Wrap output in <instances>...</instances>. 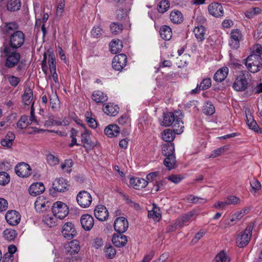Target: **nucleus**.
Listing matches in <instances>:
<instances>
[{
    "label": "nucleus",
    "mask_w": 262,
    "mask_h": 262,
    "mask_svg": "<svg viewBox=\"0 0 262 262\" xmlns=\"http://www.w3.org/2000/svg\"><path fill=\"white\" fill-rule=\"evenodd\" d=\"M0 57L4 60V66L6 68L11 69L16 67L18 72L25 70L26 63L21 60V54L18 50L0 47Z\"/></svg>",
    "instance_id": "obj_1"
},
{
    "label": "nucleus",
    "mask_w": 262,
    "mask_h": 262,
    "mask_svg": "<svg viewBox=\"0 0 262 262\" xmlns=\"http://www.w3.org/2000/svg\"><path fill=\"white\" fill-rule=\"evenodd\" d=\"M183 117L181 111H177L175 114L172 112L163 113V120L161 125L166 127L172 126L173 131L177 134H180L183 132Z\"/></svg>",
    "instance_id": "obj_2"
},
{
    "label": "nucleus",
    "mask_w": 262,
    "mask_h": 262,
    "mask_svg": "<svg viewBox=\"0 0 262 262\" xmlns=\"http://www.w3.org/2000/svg\"><path fill=\"white\" fill-rule=\"evenodd\" d=\"M25 42V34L21 31H15L8 36H4L3 37L2 45L1 47L12 50H18L24 45Z\"/></svg>",
    "instance_id": "obj_3"
},
{
    "label": "nucleus",
    "mask_w": 262,
    "mask_h": 262,
    "mask_svg": "<svg viewBox=\"0 0 262 262\" xmlns=\"http://www.w3.org/2000/svg\"><path fill=\"white\" fill-rule=\"evenodd\" d=\"M250 55L246 59L245 64L251 73H256L260 71L262 67V58L261 56Z\"/></svg>",
    "instance_id": "obj_4"
},
{
    "label": "nucleus",
    "mask_w": 262,
    "mask_h": 262,
    "mask_svg": "<svg viewBox=\"0 0 262 262\" xmlns=\"http://www.w3.org/2000/svg\"><path fill=\"white\" fill-rule=\"evenodd\" d=\"M253 228V225L250 224L237 237L236 244L239 248H243L248 245L252 235Z\"/></svg>",
    "instance_id": "obj_5"
},
{
    "label": "nucleus",
    "mask_w": 262,
    "mask_h": 262,
    "mask_svg": "<svg viewBox=\"0 0 262 262\" xmlns=\"http://www.w3.org/2000/svg\"><path fill=\"white\" fill-rule=\"evenodd\" d=\"M52 212L53 215L59 219H63L69 214L68 206L64 203L57 201L53 204Z\"/></svg>",
    "instance_id": "obj_6"
},
{
    "label": "nucleus",
    "mask_w": 262,
    "mask_h": 262,
    "mask_svg": "<svg viewBox=\"0 0 262 262\" xmlns=\"http://www.w3.org/2000/svg\"><path fill=\"white\" fill-rule=\"evenodd\" d=\"M246 71H241L237 76L233 83L232 88L236 91L242 92L245 91L248 86V81L246 78Z\"/></svg>",
    "instance_id": "obj_7"
},
{
    "label": "nucleus",
    "mask_w": 262,
    "mask_h": 262,
    "mask_svg": "<svg viewBox=\"0 0 262 262\" xmlns=\"http://www.w3.org/2000/svg\"><path fill=\"white\" fill-rule=\"evenodd\" d=\"M76 201L78 205L82 208L89 207L92 201L91 194L85 190L78 192L76 196Z\"/></svg>",
    "instance_id": "obj_8"
},
{
    "label": "nucleus",
    "mask_w": 262,
    "mask_h": 262,
    "mask_svg": "<svg viewBox=\"0 0 262 262\" xmlns=\"http://www.w3.org/2000/svg\"><path fill=\"white\" fill-rule=\"evenodd\" d=\"M81 127L83 128L84 131L81 134V142L83 143V146L85 148L86 150L93 149L96 145L91 140L90 134L91 132L89 130L85 124H82Z\"/></svg>",
    "instance_id": "obj_9"
},
{
    "label": "nucleus",
    "mask_w": 262,
    "mask_h": 262,
    "mask_svg": "<svg viewBox=\"0 0 262 262\" xmlns=\"http://www.w3.org/2000/svg\"><path fill=\"white\" fill-rule=\"evenodd\" d=\"M127 58L124 54L115 55L112 61V67L116 71H121L126 65Z\"/></svg>",
    "instance_id": "obj_10"
},
{
    "label": "nucleus",
    "mask_w": 262,
    "mask_h": 262,
    "mask_svg": "<svg viewBox=\"0 0 262 262\" xmlns=\"http://www.w3.org/2000/svg\"><path fill=\"white\" fill-rule=\"evenodd\" d=\"M16 174L22 178L28 177L31 173V168L30 165L25 162L19 163L15 167Z\"/></svg>",
    "instance_id": "obj_11"
},
{
    "label": "nucleus",
    "mask_w": 262,
    "mask_h": 262,
    "mask_svg": "<svg viewBox=\"0 0 262 262\" xmlns=\"http://www.w3.org/2000/svg\"><path fill=\"white\" fill-rule=\"evenodd\" d=\"M61 233L63 236L68 239H71L77 235L75 226L71 222H67L63 225Z\"/></svg>",
    "instance_id": "obj_12"
},
{
    "label": "nucleus",
    "mask_w": 262,
    "mask_h": 262,
    "mask_svg": "<svg viewBox=\"0 0 262 262\" xmlns=\"http://www.w3.org/2000/svg\"><path fill=\"white\" fill-rule=\"evenodd\" d=\"M114 227L118 233L125 232L128 227L127 220L123 216L117 217L114 222Z\"/></svg>",
    "instance_id": "obj_13"
},
{
    "label": "nucleus",
    "mask_w": 262,
    "mask_h": 262,
    "mask_svg": "<svg viewBox=\"0 0 262 262\" xmlns=\"http://www.w3.org/2000/svg\"><path fill=\"white\" fill-rule=\"evenodd\" d=\"M64 248L67 255L73 256L77 254L80 249L79 242L73 240L65 245Z\"/></svg>",
    "instance_id": "obj_14"
},
{
    "label": "nucleus",
    "mask_w": 262,
    "mask_h": 262,
    "mask_svg": "<svg viewBox=\"0 0 262 262\" xmlns=\"http://www.w3.org/2000/svg\"><path fill=\"white\" fill-rule=\"evenodd\" d=\"M53 189L56 192H63L69 190L68 182L62 178L56 179L53 182Z\"/></svg>",
    "instance_id": "obj_15"
},
{
    "label": "nucleus",
    "mask_w": 262,
    "mask_h": 262,
    "mask_svg": "<svg viewBox=\"0 0 262 262\" xmlns=\"http://www.w3.org/2000/svg\"><path fill=\"white\" fill-rule=\"evenodd\" d=\"M7 222L11 226H16L20 222V215L18 212L11 210H9L5 215Z\"/></svg>",
    "instance_id": "obj_16"
},
{
    "label": "nucleus",
    "mask_w": 262,
    "mask_h": 262,
    "mask_svg": "<svg viewBox=\"0 0 262 262\" xmlns=\"http://www.w3.org/2000/svg\"><path fill=\"white\" fill-rule=\"evenodd\" d=\"M209 13L214 17H221L224 15L222 5L218 3H212L208 8Z\"/></svg>",
    "instance_id": "obj_17"
},
{
    "label": "nucleus",
    "mask_w": 262,
    "mask_h": 262,
    "mask_svg": "<svg viewBox=\"0 0 262 262\" xmlns=\"http://www.w3.org/2000/svg\"><path fill=\"white\" fill-rule=\"evenodd\" d=\"M94 215L98 220L105 221L108 217V212L104 205H98L94 210Z\"/></svg>",
    "instance_id": "obj_18"
},
{
    "label": "nucleus",
    "mask_w": 262,
    "mask_h": 262,
    "mask_svg": "<svg viewBox=\"0 0 262 262\" xmlns=\"http://www.w3.org/2000/svg\"><path fill=\"white\" fill-rule=\"evenodd\" d=\"M242 38V34L238 29L232 30L231 32L229 45L232 49H236L239 46V40Z\"/></svg>",
    "instance_id": "obj_19"
},
{
    "label": "nucleus",
    "mask_w": 262,
    "mask_h": 262,
    "mask_svg": "<svg viewBox=\"0 0 262 262\" xmlns=\"http://www.w3.org/2000/svg\"><path fill=\"white\" fill-rule=\"evenodd\" d=\"M80 222L82 228L85 231H90L94 224L93 216L89 214L82 215L80 218Z\"/></svg>",
    "instance_id": "obj_20"
},
{
    "label": "nucleus",
    "mask_w": 262,
    "mask_h": 262,
    "mask_svg": "<svg viewBox=\"0 0 262 262\" xmlns=\"http://www.w3.org/2000/svg\"><path fill=\"white\" fill-rule=\"evenodd\" d=\"M45 190V186L41 182L34 183L32 184L29 188L30 194L33 196H36L42 193Z\"/></svg>",
    "instance_id": "obj_21"
},
{
    "label": "nucleus",
    "mask_w": 262,
    "mask_h": 262,
    "mask_svg": "<svg viewBox=\"0 0 262 262\" xmlns=\"http://www.w3.org/2000/svg\"><path fill=\"white\" fill-rule=\"evenodd\" d=\"M112 241L116 247H122L126 244L127 239V236L122 233H117L114 234Z\"/></svg>",
    "instance_id": "obj_22"
},
{
    "label": "nucleus",
    "mask_w": 262,
    "mask_h": 262,
    "mask_svg": "<svg viewBox=\"0 0 262 262\" xmlns=\"http://www.w3.org/2000/svg\"><path fill=\"white\" fill-rule=\"evenodd\" d=\"M18 25L15 21L7 23L2 27V33L5 36H8L13 32L18 31Z\"/></svg>",
    "instance_id": "obj_23"
},
{
    "label": "nucleus",
    "mask_w": 262,
    "mask_h": 262,
    "mask_svg": "<svg viewBox=\"0 0 262 262\" xmlns=\"http://www.w3.org/2000/svg\"><path fill=\"white\" fill-rule=\"evenodd\" d=\"M130 184L133 187L138 190L145 188L148 184V182L142 178H132L130 180Z\"/></svg>",
    "instance_id": "obj_24"
},
{
    "label": "nucleus",
    "mask_w": 262,
    "mask_h": 262,
    "mask_svg": "<svg viewBox=\"0 0 262 262\" xmlns=\"http://www.w3.org/2000/svg\"><path fill=\"white\" fill-rule=\"evenodd\" d=\"M228 71V68L226 67L220 68L214 74L213 79L217 82L223 81L227 77Z\"/></svg>",
    "instance_id": "obj_25"
},
{
    "label": "nucleus",
    "mask_w": 262,
    "mask_h": 262,
    "mask_svg": "<svg viewBox=\"0 0 262 262\" xmlns=\"http://www.w3.org/2000/svg\"><path fill=\"white\" fill-rule=\"evenodd\" d=\"M105 134L108 137H117L120 132V127L116 124H110L105 127Z\"/></svg>",
    "instance_id": "obj_26"
},
{
    "label": "nucleus",
    "mask_w": 262,
    "mask_h": 262,
    "mask_svg": "<svg viewBox=\"0 0 262 262\" xmlns=\"http://www.w3.org/2000/svg\"><path fill=\"white\" fill-rule=\"evenodd\" d=\"M166 158L163 163L168 170H171L176 167V160L175 154L165 156Z\"/></svg>",
    "instance_id": "obj_27"
},
{
    "label": "nucleus",
    "mask_w": 262,
    "mask_h": 262,
    "mask_svg": "<svg viewBox=\"0 0 262 262\" xmlns=\"http://www.w3.org/2000/svg\"><path fill=\"white\" fill-rule=\"evenodd\" d=\"M92 99L97 103H103L107 100V96L100 91H95L92 96Z\"/></svg>",
    "instance_id": "obj_28"
},
{
    "label": "nucleus",
    "mask_w": 262,
    "mask_h": 262,
    "mask_svg": "<svg viewBox=\"0 0 262 262\" xmlns=\"http://www.w3.org/2000/svg\"><path fill=\"white\" fill-rule=\"evenodd\" d=\"M169 17L170 20L174 24H180L184 19L182 13L178 10L172 11Z\"/></svg>",
    "instance_id": "obj_29"
},
{
    "label": "nucleus",
    "mask_w": 262,
    "mask_h": 262,
    "mask_svg": "<svg viewBox=\"0 0 262 262\" xmlns=\"http://www.w3.org/2000/svg\"><path fill=\"white\" fill-rule=\"evenodd\" d=\"M205 28L202 25L194 28L193 33L198 41H202L205 39Z\"/></svg>",
    "instance_id": "obj_30"
},
{
    "label": "nucleus",
    "mask_w": 262,
    "mask_h": 262,
    "mask_svg": "<svg viewBox=\"0 0 262 262\" xmlns=\"http://www.w3.org/2000/svg\"><path fill=\"white\" fill-rule=\"evenodd\" d=\"M161 37L165 40H169L172 36V31L171 28L166 25L162 26L160 29Z\"/></svg>",
    "instance_id": "obj_31"
},
{
    "label": "nucleus",
    "mask_w": 262,
    "mask_h": 262,
    "mask_svg": "<svg viewBox=\"0 0 262 262\" xmlns=\"http://www.w3.org/2000/svg\"><path fill=\"white\" fill-rule=\"evenodd\" d=\"M116 19L124 24L128 21L127 12L126 9H119L116 11Z\"/></svg>",
    "instance_id": "obj_32"
},
{
    "label": "nucleus",
    "mask_w": 262,
    "mask_h": 262,
    "mask_svg": "<svg viewBox=\"0 0 262 262\" xmlns=\"http://www.w3.org/2000/svg\"><path fill=\"white\" fill-rule=\"evenodd\" d=\"M247 124L250 129L259 134H262V128L259 127L257 122L252 117L248 118L247 116Z\"/></svg>",
    "instance_id": "obj_33"
},
{
    "label": "nucleus",
    "mask_w": 262,
    "mask_h": 262,
    "mask_svg": "<svg viewBox=\"0 0 262 262\" xmlns=\"http://www.w3.org/2000/svg\"><path fill=\"white\" fill-rule=\"evenodd\" d=\"M33 99V91L30 88H27L22 96V100L25 105H29Z\"/></svg>",
    "instance_id": "obj_34"
},
{
    "label": "nucleus",
    "mask_w": 262,
    "mask_h": 262,
    "mask_svg": "<svg viewBox=\"0 0 262 262\" xmlns=\"http://www.w3.org/2000/svg\"><path fill=\"white\" fill-rule=\"evenodd\" d=\"M110 46L111 52L114 54L120 52L123 48L122 42L119 39L112 41Z\"/></svg>",
    "instance_id": "obj_35"
},
{
    "label": "nucleus",
    "mask_w": 262,
    "mask_h": 262,
    "mask_svg": "<svg viewBox=\"0 0 262 262\" xmlns=\"http://www.w3.org/2000/svg\"><path fill=\"white\" fill-rule=\"evenodd\" d=\"M175 134L173 130L170 129L165 130L162 134V138L167 143H172L171 142L175 138Z\"/></svg>",
    "instance_id": "obj_36"
},
{
    "label": "nucleus",
    "mask_w": 262,
    "mask_h": 262,
    "mask_svg": "<svg viewBox=\"0 0 262 262\" xmlns=\"http://www.w3.org/2000/svg\"><path fill=\"white\" fill-rule=\"evenodd\" d=\"M162 154L166 156L174 154V145L173 143H166L163 145Z\"/></svg>",
    "instance_id": "obj_37"
},
{
    "label": "nucleus",
    "mask_w": 262,
    "mask_h": 262,
    "mask_svg": "<svg viewBox=\"0 0 262 262\" xmlns=\"http://www.w3.org/2000/svg\"><path fill=\"white\" fill-rule=\"evenodd\" d=\"M21 2L20 0H9L7 4L8 10L16 11L20 8Z\"/></svg>",
    "instance_id": "obj_38"
},
{
    "label": "nucleus",
    "mask_w": 262,
    "mask_h": 262,
    "mask_svg": "<svg viewBox=\"0 0 262 262\" xmlns=\"http://www.w3.org/2000/svg\"><path fill=\"white\" fill-rule=\"evenodd\" d=\"M110 30L115 35H117L122 32L123 30V24L118 22H113L110 24Z\"/></svg>",
    "instance_id": "obj_39"
},
{
    "label": "nucleus",
    "mask_w": 262,
    "mask_h": 262,
    "mask_svg": "<svg viewBox=\"0 0 262 262\" xmlns=\"http://www.w3.org/2000/svg\"><path fill=\"white\" fill-rule=\"evenodd\" d=\"M203 113L207 116H211L215 113V107L211 102L205 103L203 109Z\"/></svg>",
    "instance_id": "obj_40"
},
{
    "label": "nucleus",
    "mask_w": 262,
    "mask_h": 262,
    "mask_svg": "<svg viewBox=\"0 0 262 262\" xmlns=\"http://www.w3.org/2000/svg\"><path fill=\"white\" fill-rule=\"evenodd\" d=\"M170 7L169 2L167 0L161 1L157 6V10L159 12L163 13L167 11Z\"/></svg>",
    "instance_id": "obj_41"
},
{
    "label": "nucleus",
    "mask_w": 262,
    "mask_h": 262,
    "mask_svg": "<svg viewBox=\"0 0 262 262\" xmlns=\"http://www.w3.org/2000/svg\"><path fill=\"white\" fill-rule=\"evenodd\" d=\"M104 113L107 115L115 116L117 115L118 111L113 105L105 104L103 108Z\"/></svg>",
    "instance_id": "obj_42"
},
{
    "label": "nucleus",
    "mask_w": 262,
    "mask_h": 262,
    "mask_svg": "<svg viewBox=\"0 0 262 262\" xmlns=\"http://www.w3.org/2000/svg\"><path fill=\"white\" fill-rule=\"evenodd\" d=\"M60 101L56 93L52 92V94L50 96V104L52 108L57 109L59 106Z\"/></svg>",
    "instance_id": "obj_43"
},
{
    "label": "nucleus",
    "mask_w": 262,
    "mask_h": 262,
    "mask_svg": "<svg viewBox=\"0 0 262 262\" xmlns=\"http://www.w3.org/2000/svg\"><path fill=\"white\" fill-rule=\"evenodd\" d=\"M104 252L106 256L110 259L113 258L116 254V250L112 245H106L105 247Z\"/></svg>",
    "instance_id": "obj_44"
},
{
    "label": "nucleus",
    "mask_w": 262,
    "mask_h": 262,
    "mask_svg": "<svg viewBox=\"0 0 262 262\" xmlns=\"http://www.w3.org/2000/svg\"><path fill=\"white\" fill-rule=\"evenodd\" d=\"M6 239L9 241H13L17 235L16 231L14 229H7L4 231Z\"/></svg>",
    "instance_id": "obj_45"
},
{
    "label": "nucleus",
    "mask_w": 262,
    "mask_h": 262,
    "mask_svg": "<svg viewBox=\"0 0 262 262\" xmlns=\"http://www.w3.org/2000/svg\"><path fill=\"white\" fill-rule=\"evenodd\" d=\"M28 118V116H22L17 123V126L21 129L26 128L29 124H30V122H29Z\"/></svg>",
    "instance_id": "obj_46"
},
{
    "label": "nucleus",
    "mask_w": 262,
    "mask_h": 262,
    "mask_svg": "<svg viewBox=\"0 0 262 262\" xmlns=\"http://www.w3.org/2000/svg\"><path fill=\"white\" fill-rule=\"evenodd\" d=\"M62 122L60 121L54 120L53 115H51L48 117V119L45 122V126L49 127L53 125H61Z\"/></svg>",
    "instance_id": "obj_47"
},
{
    "label": "nucleus",
    "mask_w": 262,
    "mask_h": 262,
    "mask_svg": "<svg viewBox=\"0 0 262 262\" xmlns=\"http://www.w3.org/2000/svg\"><path fill=\"white\" fill-rule=\"evenodd\" d=\"M185 199L188 202L193 204H201L206 202L204 199L193 196L192 195L187 196Z\"/></svg>",
    "instance_id": "obj_48"
},
{
    "label": "nucleus",
    "mask_w": 262,
    "mask_h": 262,
    "mask_svg": "<svg viewBox=\"0 0 262 262\" xmlns=\"http://www.w3.org/2000/svg\"><path fill=\"white\" fill-rule=\"evenodd\" d=\"M42 221L50 227H53L56 225V219L49 215L44 216Z\"/></svg>",
    "instance_id": "obj_49"
},
{
    "label": "nucleus",
    "mask_w": 262,
    "mask_h": 262,
    "mask_svg": "<svg viewBox=\"0 0 262 262\" xmlns=\"http://www.w3.org/2000/svg\"><path fill=\"white\" fill-rule=\"evenodd\" d=\"M9 175L5 171L0 172V185L5 186L10 182Z\"/></svg>",
    "instance_id": "obj_50"
},
{
    "label": "nucleus",
    "mask_w": 262,
    "mask_h": 262,
    "mask_svg": "<svg viewBox=\"0 0 262 262\" xmlns=\"http://www.w3.org/2000/svg\"><path fill=\"white\" fill-rule=\"evenodd\" d=\"M199 85L202 91L208 89L211 85V79L210 78H205L203 79Z\"/></svg>",
    "instance_id": "obj_51"
},
{
    "label": "nucleus",
    "mask_w": 262,
    "mask_h": 262,
    "mask_svg": "<svg viewBox=\"0 0 262 262\" xmlns=\"http://www.w3.org/2000/svg\"><path fill=\"white\" fill-rule=\"evenodd\" d=\"M103 30L99 26L94 27L91 31V35L94 38H98L102 35Z\"/></svg>",
    "instance_id": "obj_52"
},
{
    "label": "nucleus",
    "mask_w": 262,
    "mask_h": 262,
    "mask_svg": "<svg viewBox=\"0 0 262 262\" xmlns=\"http://www.w3.org/2000/svg\"><path fill=\"white\" fill-rule=\"evenodd\" d=\"M7 78L9 84L14 88L16 87L20 81L19 78L14 75L8 76Z\"/></svg>",
    "instance_id": "obj_53"
},
{
    "label": "nucleus",
    "mask_w": 262,
    "mask_h": 262,
    "mask_svg": "<svg viewBox=\"0 0 262 262\" xmlns=\"http://www.w3.org/2000/svg\"><path fill=\"white\" fill-rule=\"evenodd\" d=\"M184 177L180 174H171L167 177V179L174 184H178L180 182Z\"/></svg>",
    "instance_id": "obj_54"
},
{
    "label": "nucleus",
    "mask_w": 262,
    "mask_h": 262,
    "mask_svg": "<svg viewBox=\"0 0 262 262\" xmlns=\"http://www.w3.org/2000/svg\"><path fill=\"white\" fill-rule=\"evenodd\" d=\"M227 149V147L224 146L221 147H220L214 150L211 154L210 156L211 158H215L222 154L225 152V151Z\"/></svg>",
    "instance_id": "obj_55"
},
{
    "label": "nucleus",
    "mask_w": 262,
    "mask_h": 262,
    "mask_svg": "<svg viewBox=\"0 0 262 262\" xmlns=\"http://www.w3.org/2000/svg\"><path fill=\"white\" fill-rule=\"evenodd\" d=\"M194 215V211H190L187 214H184L181 217V225H184L185 224L188 223L191 217H192Z\"/></svg>",
    "instance_id": "obj_56"
},
{
    "label": "nucleus",
    "mask_w": 262,
    "mask_h": 262,
    "mask_svg": "<svg viewBox=\"0 0 262 262\" xmlns=\"http://www.w3.org/2000/svg\"><path fill=\"white\" fill-rule=\"evenodd\" d=\"M47 160L48 163L51 165L57 164L59 163L58 159L53 155L47 156Z\"/></svg>",
    "instance_id": "obj_57"
},
{
    "label": "nucleus",
    "mask_w": 262,
    "mask_h": 262,
    "mask_svg": "<svg viewBox=\"0 0 262 262\" xmlns=\"http://www.w3.org/2000/svg\"><path fill=\"white\" fill-rule=\"evenodd\" d=\"M35 207L36 210L39 212H42L47 210V209L45 202L40 203L38 201H36L35 203Z\"/></svg>",
    "instance_id": "obj_58"
},
{
    "label": "nucleus",
    "mask_w": 262,
    "mask_h": 262,
    "mask_svg": "<svg viewBox=\"0 0 262 262\" xmlns=\"http://www.w3.org/2000/svg\"><path fill=\"white\" fill-rule=\"evenodd\" d=\"M239 201V199L238 198L231 195L229 197H228L226 200H225V203H226L227 205H230V204H236L238 201Z\"/></svg>",
    "instance_id": "obj_59"
},
{
    "label": "nucleus",
    "mask_w": 262,
    "mask_h": 262,
    "mask_svg": "<svg viewBox=\"0 0 262 262\" xmlns=\"http://www.w3.org/2000/svg\"><path fill=\"white\" fill-rule=\"evenodd\" d=\"M250 185L252 189L254 191L259 190L261 188L260 183L257 180L254 179L250 182Z\"/></svg>",
    "instance_id": "obj_60"
},
{
    "label": "nucleus",
    "mask_w": 262,
    "mask_h": 262,
    "mask_svg": "<svg viewBox=\"0 0 262 262\" xmlns=\"http://www.w3.org/2000/svg\"><path fill=\"white\" fill-rule=\"evenodd\" d=\"M86 121L89 126L92 128H96L97 126V123L96 120L94 118L89 116H86Z\"/></svg>",
    "instance_id": "obj_61"
},
{
    "label": "nucleus",
    "mask_w": 262,
    "mask_h": 262,
    "mask_svg": "<svg viewBox=\"0 0 262 262\" xmlns=\"http://www.w3.org/2000/svg\"><path fill=\"white\" fill-rule=\"evenodd\" d=\"M34 102L32 103L31 107V112H30V119L29 120L30 124L33 122H35L38 125V121L35 116V110L33 106Z\"/></svg>",
    "instance_id": "obj_62"
},
{
    "label": "nucleus",
    "mask_w": 262,
    "mask_h": 262,
    "mask_svg": "<svg viewBox=\"0 0 262 262\" xmlns=\"http://www.w3.org/2000/svg\"><path fill=\"white\" fill-rule=\"evenodd\" d=\"M206 231L203 229H201L194 236L192 239V242L197 243L206 233Z\"/></svg>",
    "instance_id": "obj_63"
},
{
    "label": "nucleus",
    "mask_w": 262,
    "mask_h": 262,
    "mask_svg": "<svg viewBox=\"0 0 262 262\" xmlns=\"http://www.w3.org/2000/svg\"><path fill=\"white\" fill-rule=\"evenodd\" d=\"M216 262H226L227 260V256L224 252H220L215 257Z\"/></svg>",
    "instance_id": "obj_64"
}]
</instances>
